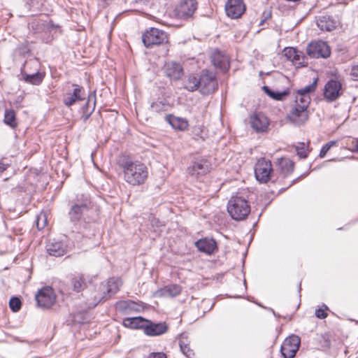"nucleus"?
Here are the masks:
<instances>
[{
    "instance_id": "ea45409f",
    "label": "nucleus",
    "mask_w": 358,
    "mask_h": 358,
    "mask_svg": "<svg viewBox=\"0 0 358 358\" xmlns=\"http://www.w3.org/2000/svg\"><path fill=\"white\" fill-rule=\"evenodd\" d=\"M335 144V141H330L324 144L320 150V157L323 158L326 155L327 152L329 150V149Z\"/></svg>"
},
{
    "instance_id": "6e6552de",
    "label": "nucleus",
    "mask_w": 358,
    "mask_h": 358,
    "mask_svg": "<svg viewBox=\"0 0 358 358\" xmlns=\"http://www.w3.org/2000/svg\"><path fill=\"white\" fill-rule=\"evenodd\" d=\"M83 88L77 84H72L71 86H69L63 94V103L66 107H71L77 101L83 100Z\"/></svg>"
},
{
    "instance_id": "39448f33",
    "label": "nucleus",
    "mask_w": 358,
    "mask_h": 358,
    "mask_svg": "<svg viewBox=\"0 0 358 358\" xmlns=\"http://www.w3.org/2000/svg\"><path fill=\"white\" fill-rule=\"evenodd\" d=\"M198 7L196 0H179L174 8L175 16L180 20L192 17Z\"/></svg>"
},
{
    "instance_id": "a878e982",
    "label": "nucleus",
    "mask_w": 358,
    "mask_h": 358,
    "mask_svg": "<svg viewBox=\"0 0 358 358\" xmlns=\"http://www.w3.org/2000/svg\"><path fill=\"white\" fill-rule=\"evenodd\" d=\"M181 292V287L178 285H169L158 291V294L164 297H175Z\"/></svg>"
},
{
    "instance_id": "bb28decb",
    "label": "nucleus",
    "mask_w": 358,
    "mask_h": 358,
    "mask_svg": "<svg viewBox=\"0 0 358 358\" xmlns=\"http://www.w3.org/2000/svg\"><path fill=\"white\" fill-rule=\"evenodd\" d=\"M71 284L73 287V291L80 292L86 288V280L83 274L78 273L74 275L71 280Z\"/></svg>"
},
{
    "instance_id": "473e14b6",
    "label": "nucleus",
    "mask_w": 358,
    "mask_h": 358,
    "mask_svg": "<svg viewBox=\"0 0 358 358\" xmlns=\"http://www.w3.org/2000/svg\"><path fill=\"white\" fill-rule=\"evenodd\" d=\"M200 77L197 78L194 76H190L186 83V89L189 91L193 92L199 89Z\"/></svg>"
},
{
    "instance_id": "9b49d317",
    "label": "nucleus",
    "mask_w": 358,
    "mask_h": 358,
    "mask_svg": "<svg viewBox=\"0 0 358 358\" xmlns=\"http://www.w3.org/2000/svg\"><path fill=\"white\" fill-rule=\"evenodd\" d=\"M323 94L328 101L336 100L342 94L341 83L334 79L329 80L324 85Z\"/></svg>"
},
{
    "instance_id": "423d86ee",
    "label": "nucleus",
    "mask_w": 358,
    "mask_h": 358,
    "mask_svg": "<svg viewBox=\"0 0 358 358\" xmlns=\"http://www.w3.org/2000/svg\"><path fill=\"white\" fill-rule=\"evenodd\" d=\"M273 168L271 162L265 158L257 160L255 166V175L258 181L266 183L271 178Z\"/></svg>"
},
{
    "instance_id": "5701e85b",
    "label": "nucleus",
    "mask_w": 358,
    "mask_h": 358,
    "mask_svg": "<svg viewBox=\"0 0 358 358\" xmlns=\"http://www.w3.org/2000/svg\"><path fill=\"white\" fill-rule=\"evenodd\" d=\"M46 248L48 254L54 257L63 256L66 251V246L60 241L50 243Z\"/></svg>"
},
{
    "instance_id": "f8f14e48",
    "label": "nucleus",
    "mask_w": 358,
    "mask_h": 358,
    "mask_svg": "<svg viewBox=\"0 0 358 358\" xmlns=\"http://www.w3.org/2000/svg\"><path fill=\"white\" fill-rule=\"evenodd\" d=\"M37 304L43 308L51 307L55 301V295L53 289L50 287H45L40 289L36 295Z\"/></svg>"
},
{
    "instance_id": "c9c22d12",
    "label": "nucleus",
    "mask_w": 358,
    "mask_h": 358,
    "mask_svg": "<svg viewBox=\"0 0 358 358\" xmlns=\"http://www.w3.org/2000/svg\"><path fill=\"white\" fill-rule=\"evenodd\" d=\"M285 55L290 60H292L293 62H298L300 60V55L299 52L293 48H285Z\"/></svg>"
},
{
    "instance_id": "f03ea898",
    "label": "nucleus",
    "mask_w": 358,
    "mask_h": 358,
    "mask_svg": "<svg viewBox=\"0 0 358 358\" xmlns=\"http://www.w3.org/2000/svg\"><path fill=\"white\" fill-rule=\"evenodd\" d=\"M227 211L232 219L243 220L249 215L250 206L243 197L232 196L228 202Z\"/></svg>"
},
{
    "instance_id": "ddd939ff",
    "label": "nucleus",
    "mask_w": 358,
    "mask_h": 358,
    "mask_svg": "<svg viewBox=\"0 0 358 358\" xmlns=\"http://www.w3.org/2000/svg\"><path fill=\"white\" fill-rule=\"evenodd\" d=\"M245 6L243 0H228L225 4V11L232 19L239 18L245 12Z\"/></svg>"
},
{
    "instance_id": "cd10ccee",
    "label": "nucleus",
    "mask_w": 358,
    "mask_h": 358,
    "mask_svg": "<svg viewBox=\"0 0 358 358\" xmlns=\"http://www.w3.org/2000/svg\"><path fill=\"white\" fill-rule=\"evenodd\" d=\"M44 77L45 73H41L38 71L31 74L27 73H24L22 74V78L26 83L35 85H40L42 83Z\"/></svg>"
},
{
    "instance_id": "aec40b11",
    "label": "nucleus",
    "mask_w": 358,
    "mask_h": 358,
    "mask_svg": "<svg viewBox=\"0 0 358 358\" xmlns=\"http://www.w3.org/2000/svg\"><path fill=\"white\" fill-rule=\"evenodd\" d=\"M213 65L222 71H226L229 67V59L220 51H215L211 57Z\"/></svg>"
},
{
    "instance_id": "6ab92c4d",
    "label": "nucleus",
    "mask_w": 358,
    "mask_h": 358,
    "mask_svg": "<svg viewBox=\"0 0 358 358\" xmlns=\"http://www.w3.org/2000/svg\"><path fill=\"white\" fill-rule=\"evenodd\" d=\"M195 245L199 251L208 255L214 253L217 250V244L213 239H200L195 243Z\"/></svg>"
},
{
    "instance_id": "4be33fe9",
    "label": "nucleus",
    "mask_w": 358,
    "mask_h": 358,
    "mask_svg": "<svg viewBox=\"0 0 358 358\" xmlns=\"http://www.w3.org/2000/svg\"><path fill=\"white\" fill-rule=\"evenodd\" d=\"M317 24L322 31H331L336 27V22L329 15L320 16Z\"/></svg>"
},
{
    "instance_id": "20e7f679",
    "label": "nucleus",
    "mask_w": 358,
    "mask_h": 358,
    "mask_svg": "<svg viewBox=\"0 0 358 358\" xmlns=\"http://www.w3.org/2000/svg\"><path fill=\"white\" fill-rule=\"evenodd\" d=\"M92 203L90 196L88 194H81L78 196L76 201L71 206L69 211L71 220L73 222L78 221L83 213L91 208Z\"/></svg>"
},
{
    "instance_id": "f704fd0d",
    "label": "nucleus",
    "mask_w": 358,
    "mask_h": 358,
    "mask_svg": "<svg viewBox=\"0 0 358 358\" xmlns=\"http://www.w3.org/2000/svg\"><path fill=\"white\" fill-rule=\"evenodd\" d=\"M169 105L162 101L153 102L150 106L152 111L157 113L166 111Z\"/></svg>"
},
{
    "instance_id": "79ce46f5",
    "label": "nucleus",
    "mask_w": 358,
    "mask_h": 358,
    "mask_svg": "<svg viewBox=\"0 0 358 358\" xmlns=\"http://www.w3.org/2000/svg\"><path fill=\"white\" fill-rule=\"evenodd\" d=\"M94 96L92 95L89 96L87 101L82 108L83 113H85V111H90V110L92 108L93 101H95Z\"/></svg>"
},
{
    "instance_id": "37998d69",
    "label": "nucleus",
    "mask_w": 358,
    "mask_h": 358,
    "mask_svg": "<svg viewBox=\"0 0 358 358\" xmlns=\"http://www.w3.org/2000/svg\"><path fill=\"white\" fill-rule=\"evenodd\" d=\"M95 103H96L95 101H93L92 106V108L90 110V111H85V113H83V115H82L81 118L83 120V122H86L90 117V115H92L93 111L94 110Z\"/></svg>"
},
{
    "instance_id": "c756f323",
    "label": "nucleus",
    "mask_w": 358,
    "mask_h": 358,
    "mask_svg": "<svg viewBox=\"0 0 358 358\" xmlns=\"http://www.w3.org/2000/svg\"><path fill=\"white\" fill-rule=\"evenodd\" d=\"M120 280L119 279L110 278L106 284V291L108 297L106 296H103L104 300H107L112 295L115 294L120 289Z\"/></svg>"
},
{
    "instance_id": "dca6fc26",
    "label": "nucleus",
    "mask_w": 358,
    "mask_h": 358,
    "mask_svg": "<svg viewBox=\"0 0 358 358\" xmlns=\"http://www.w3.org/2000/svg\"><path fill=\"white\" fill-rule=\"evenodd\" d=\"M164 72L171 80H179L183 75L182 66L177 62H169L164 64Z\"/></svg>"
},
{
    "instance_id": "e433bc0d",
    "label": "nucleus",
    "mask_w": 358,
    "mask_h": 358,
    "mask_svg": "<svg viewBox=\"0 0 358 358\" xmlns=\"http://www.w3.org/2000/svg\"><path fill=\"white\" fill-rule=\"evenodd\" d=\"M317 79H315L311 84L297 91V93L298 94L301 93V94L309 95L310 92L315 91L316 86H317Z\"/></svg>"
},
{
    "instance_id": "a18cd8bd",
    "label": "nucleus",
    "mask_w": 358,
    "mask_h": 358,
    "mask_svg": "<svg viewBox=\"0 0 358 358\" xmlns=\"http://www.w3.org/2000/svg\"><path fill=\"white\" fill-rule=\"evenodd\" d=\"M148 358H166V356L163 352H152Z\"/></svg>"
},
{
    "instance_id": "1a4fd4ad",
    "label": "nucleus",
    "mask_w": 358,
    "mask_h": 358,
    "mask_svg": "<svg viewBox=\"0 0 358 358\" xmlns=\"http://www.w3.org/2000/svg\"><path fill=\"white\" fill-rule=\"evenodd\" d=\"M301 344V338L296 335L287 338L281 346V353L285 358H294Z\"/></svg>"
},
{
    "instance_id": "de8ad7c7",
    "label": "nucleus",
    "mask_w": 358,
    "mask_h": 358,
    "mask_svg": "<svg viewBox=\"0 0 358 358\" xmlns=\"http://www.w3.org/2000/svg\"><path fill=\"white\" fill-rule=\"evenodd\" d=\"M27 66L31 65L33 66L37 67L39 65V62L37 59L30 60L29 62L26 63Z\"/></svg>"
},
{
    "instance_id": "a211bd4d",
    "label": "nucleus",
    "mask_w": 358,
    "mask_h": 358,
    "mask_svg": "<svg viewBox=\"0 0 358 358\" xmlns=\"http://www.w3.org/2000/svg\"><path fill=\"white\" fill-rule=\"evenodd\" d=\"M210 168V163L208 160L199 159L193 162L189 168V171L193 176H199L209 172Z\"/></svg>"
},
{
    "instance_id": "58836bf2",
    "label": "nucleus",
    "mask_w": 358,
    "mask_h": 358,
    "mask_svg": "<svg viewBox=\"0 0 358 358\" xmlns=\"http://www.w3.org/2000/svg\"><path fill=\"white\" fill-rule=\"evenodd\" d=\"M22 303L19 298L12 297L9 301L10 308L13 312H17L21 308Z\"/></svg>"
},
{
    "instance_id": "9d476101",
    "label": "nucleus",
    "mask_w": 358,
    "mask_h": 358,
    "mask_svg": "<svg viewBox=\"0 0 358 358\" xmlns=\"http://www.w3.org/2000/svg\"><path fill=\"white\" fill-rule=\"evenodd\" d=\"M199 90L203 94H209L217 87L215 76L213 72L206 71L200 76Z\"/></svg>"
},
{
    "instance_id": "3c124183",
    "label": "nucleus",
    "mask_w": 358,
    "mask_h": 358,
    "mask_svg": "<svg viewBox=\"0 0 358 358\" xmlns=\"http://www.w3.org/2000/svg\"><path fill=\"white\" fill-rule=\"evenodd\" d=\"M150 0H136L137 2H140L143 4H147Z\"/></svg>"
},
{
    "instance_id": "4468645a",
    "label": "nucleus",
    "mask_w": 358,
    "mask_h": 358,
    "mask_svg": "<svg viewBox=\"0 0 358 358\" xmlns=\"http://www.w3.org/2000/svg\"><path fill=\"white\" fill-rule=\"evenodd\" d=\"M287 118L294 124L301 125L308 120V111L295 105L287 115Z\"/></svg>"
},
{
    "instance_id": "412c9836",
    "label": "nucleus",
    "mask_w": 358,
    "mask_h": 358,
    "mask_svg": "<svg viewBox=\"0 0 358 358\" xmlns=\"http://www.w3.org/2000/svg\"><path fill=\"white\" fill-rule=\"evenodd\" d=\"M166 120L171 125V127L180 131H185L187 129L189 124L186 119L178 117L173 115H168Z\"/></svg>"
},
{
    "instance_id": "b1692460",
    "label": "nucleus",
    "mask_w": 358,
    "mask_h": 358,
    "mask_svg": "<svg viewBox=\"0 0 358 358\" xmlns=\"http://www.w3.org/2000/svg\"><path fill=\"white\" fill-rule=\"evenodd\" d=\"M146 320L142 317H127L123 320V325L130 329H143L144 330Z\"/></svg>"
},
{
    "instance_id": "c85d7f7f",
    "label": "nucleus",
    "mask_w": 358,
    "mask_h": 358,
    "mask_svg": "<svg viewBox=\"0 0 358 358\" xmlns=\"http://www.w3.org/2000/svg\"><path fill=\"white\" fill-rule=\"evenodd\" d=\"M3 122L12 129H15L18 126V122L16 118V113L12 108H6L4 112Z\"/></svg>"
},
{
    "instance_id": "2eb2a0df",
    "label": "nucleus",
    "mask_w": 358,
    "mask_h": 358,
    "mask_svg": "<svg viewBox=\"0 0 358 358\" xmlns=\"http://www.w3.org/2000/svg\"><path fill=\"white\" fill-rule=\"evenodd\" d=\"M168 330V326L165 322L154 323L150 320H146L144 333L149 336H158L165 334Z\"/></svg>"
},
{
    "instance_id": "c03bdc74",
    "label": "nucleus",
    "mask_w": 358,
    "mask_h": 358,
    "mask_svg": "<svg viewBox=\"0 0 358 358\" xmlns=\"http://www.w3.org/2000/svg\"><path fill=\"white\" fill-rule=\"evenodd\" d=\"M315 315L317 318L324 319L327 317V313L324 311V310L319 308L315 311Z\"/></svg>"
},
{
    "instance_id": "09e8293b",
    "label": "nucleus",
    "mask_w": 358,
    "mask_h": 358,
    "mask_svg": "<svg viewBox=\"0 0 358 358\" xmlns=\"http://www.w3.org/2000/svg\"><path fill=\"white\" fill-rule=\"evenodd\" d=\"M7 169V165L0 162V173L4 171Z\"/></svg>"
},
{
    "instance_id": "72a5a7b5",
    "label": "nucleus",
    "mask_w": 358,
    "mask_h": 358,
    "mask_svg": "<svg viewBox=\"0 0 358 358\" xmlns=\"http://www.w3.org/2000/svg\"><path fill=\"white\" fill-rule=\"evenodd\" d=\"M184 337L182 336L181 338L180 339L179 345L180 348V350L187 357V358H194V352L193 350H192L189 345L185 343V342L183 341Z\"/></svg>"
},
{
    "instance_id": "7c9ffc66",
    "label": "nucleus",
    "mask_w": 358,
    "mask_h": 358,
    "mask_svg": "<svg viewBox=\"0 0 358 358\" xmlns=\"http://www.w3.org/2000/svg\"><path fill=\"white\" fill-rule=\"evenodd\" d=\"M262 90L268 96L277 101L284 100L289 94V90H285L282 92L273 91L271 90L268 86H264Z\"/></svg>"
},
{
    "instance_id": "393cba45",
    "label": "nucleus",
    "mask_w": 358,
    "mask_h": 358,
    "mask_svg": "<svg viewBox=\"0 0 358 358\" xmlns=\"http://www.w3.org/2000/svg\"><path fill=\"white\" fill-rule=\"evenodd\" d=\"M278 168L283 176H287L294 171V164L288 158H280L278 159Z\"/></svg>"
},
{
    "instance_id": "0eeeda50",
    "label": "nucleus",
    "mask_w": 358,
    "mask_h": 358,
    "mask_svg": "<svg viewBox=\"0 0 358 358\" xmlns=\"http://www.w3.org/2000/svg\"><path fill=\"white\" fill-rule=\"evenodd\" d=\"M306 52L312 58H327L330 56L331 50L326 42L317 41L308 44Z\"/></svg>"
},
{
    "instance_id": "f3484780",
    "label": "nucleus",
    "mask_w": 358,
    "mask_h": 358,
    "mask_svg": "<svg viewBox=\"0 0 358 358\" xmlns=\"http://www.w3.org/2000/svg\"><path fill=\"white\" fill-rule=\"evenodd\" d=\"M251 127L257 132L265 131L268 126L267 117L262 113L254 114L250 117Z\"/></svg>"
},
{
    "instance_id": "2f4dec72",
    "label": "nucleus",
    "mask_w": 358,
    "mask_h": 358,
    "mask_svg": "<svg viewBox=\"0 0 358 358\" xmlns=\"http://www.w3.org/2000/svg\"><path fill=\"white\" fill-rule=\"evenodd\" d=\"M310 102V95L298 94L296 96L295 105L299 106L301 108L308 110V107Z\"/></svg>"
},
{
    "instance_id": "f257e3e1",
    "label": "nucleus",
    "mask_w": 358,
    "mask_h": 358,
    "mask_svg": "<svg viewBox=\"0 0 358 358\" xmlns=\"http://www.w3.org/2000/svg\"><path fill=\"white\" fill-rule=\"evenodd\" d=\"M118 165L122 170L124 181L130 185H141L148 177L146 165L139 161H134L128 157H123L119 159Z\"/></svg>"
},
{
    "instance_id": "a19ab883",
    "label": "nucleus",
    "mask_w": 358,
    "mask_h": 358,
    "mask_svg": "<svg viewBox=\"0 0 358 358\" xmlns=\"http://www.w3.org/2000/svg\"><path fill=\"white\" fill-rule=\"evenodd\" d=\"M296 153L299 156L300 158H306L308 155L307 150L305 148V144L301 143V146L296 147Z\"/></svg>"
},
{
    "instance_id": "49530a36",
    "label": "nucleus",
    "mask_w": 358,
    "mask_h": 358,
    "mask_svg": "<svg viewBox=\"0 0 358 358\" xmlns=\"http://www.w3.org/2000/svg\"><path fill=\"white\" fill-rule=\"evenodd\" d=\"M350 74L355 80H358V65L352 67Z\"/></svg>"
},
{
    "instance_id": "7ed1b4c3",
    "label": "nucleus",
    "mask_w": 358,
    "mask_h": 358,
    "mask_svg": "<svg viewBox=\"0 0 358 358\" xmlns=\"http://www.w3.org/2000/svg\"><path fill=\"white\" fill-rule=\"evenodd\" d=\"M142 41L144 45L148 48H152L153 45H158L166 43L169 41L167 34L157 28H150L144 32L142 36Z\"/></svg>"
},
{
    "instance_id": "8fccbe9b",
    "label": "nucleus",
    "mask_w": 358,
    "mask_h": 358,
    "mask_svg": "<svg viewBox=\"0 0 358 358\" xmlns=\"http://www.w3.org/2000/svg\"><path fill=\"white\" fill-rule=\"evenodd\" d=\"M354 150L358 152V139L354 143Z\"/></svg>"
},
{
    "instance_id": "4c0bfd02",
    "label": "nucleus",
    "mask_w": 358,
    "mask_h": 358,
    "mask_svg": "<svg viewBox=\"0 0 358 358\" xmlns=\"http://www.w3.org/2000/svg\"><path fill=\"white\" fill-rule=\"evenodd\" d=\"M47 223L46 214L41 212L36 217V227L39 230L43 229Z\"/></svg>"
}]
</instances>
